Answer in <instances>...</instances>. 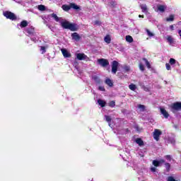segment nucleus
<instances>
[{
    "instance_id": "nucleus-1",
    "label": "nucleus",
    "mask_w": 181,
    "mask_h": 181,
    "mask_svg": "<svg viewBox=\"0 0 181 181\" xmlns=\"http://www.w3.org/2000/svg\"><path fill=\"white\" fill-rule=\"evenodd\" d=\"M61 26L64 29H69V30H71V32H76L78 28L77 27V24L71 23L69 21H62L61 22Z\"/></svg>"
},
{
    "instance_id": "nucleus-2",
    "label": "nucleus",
    "mask_w": 181,
    "mask_h": 181,
    "mask_svg": "<svg viewBox=\"0 0 181 181\" xmlns=\"http://www.w3.org/2000/svg\"><path fill=\"white\" fill-rule=\"evenodd\" d=\"M170 110L173 114L176 113V111H181V102H175L171 104Z\"/></svg>"
},
{
    "instance_id": "nucleus-3",
    "label": "nucleus",
    "mask_w": 181,
    "mask_h": 181,
    "mask_svg": "<svg viewBox=\"0 0 181 181\" xmlns=\"http://www.w3.org/2000/svg\"><path fill=\"white\" fill-rule=\"evenodd\" d=\"M4 16L7 19H10L11 21H16V16L15 13L6 11L3 13Z\"/></svg>"
},
{
    "instance_id": "nucleus-4",
    "label": "nucleus",
    "mask_w": 181,
    "mask_h": 181,
    "mask_svg": "<svg viewBox=\"0 0 181 181\" xmlns=\"http://www.w3.org/2000/svg\"><path fill=\"white\" fill-rule=\"evenodd\" d=\"M98 63L102 67H107V66L110 65V62L106 59H104V58L98 59Z\"/></svg>"
},
{
    "instance_id": "nucleus-5",
    "label": "nucleus",
    "mask_w": 181,
    "mask_h": 181,
    "mask_svg": "<svg viewBox=\"0 0 181 181\" xmlns=\"http://www.w3.org/2000/svg\"><path fill=\"white\" fill-rule=\"evenodd\" d=\"M117 70H118V62L113 61L112 62V73H113V74H117Z\"/></svg>"
},
{
    "instance_id": "nucleus-6",
    "label": "nucleus",
    "mask_w": 181,
    "mask_h": 181,
    "mask_svg": "<svg viewBox=\"0 0 181 181\" xmlns=\"http://www.w3.org/2000/svg\"><path fill=\"white\" fill-rule=\"evenodd\" d=\"M160 135H162V132L158 129H155L153 132V138L156 141H159V136H160Z\"/></svg>"
},
{
    "instance_id": "nucleus-7",
    "label": "nucleus",
    "mask_w": 181,
    "mask_h": 181,
    "mask_svg": "<svg viewBox=\"0 0 181 181\" xmlns=\"http://www.w3.org/2000/svg\"><path fill=\"white\" fill-rule=\"evenodd\" d=\"M71 37L76 42H79L80 39H81V37H80V35H78V33H72L71 34Z\"/></svg>"
},
{
    "instance_id": "nucleus-8",
    "label": "nucleus",
    "mask_w": 181,
    "mask_h": 181,
    "mask_svg": "<svg viewBox=\"0 0 181 181\" xmlns=\"http://www.w3.org/2000/svg\"><path fill=\"white\" fill-rule=\"evenodd\" d=\"M61 52L64 56V57H71V54H70V52H69V51H67V49H62Z\"/></svg>"
},
{
    "instance_id": "nucleus-9",
    "label": "nucleus",
    "mask_w": 181,
    "mask_h": 181,
    "mask_svg": "<svg viewBox=\"0 0 181 181\" xmlns=\"http://www.w3.org/2000/svg\"><path fill=\"white\" fill-rule=\"evenodd\" d=\"M161 163H165V160L161 159L160 160H153V165L154 166H156V167L160 166Z\"/></svg>"
},
{
    "instance_id": "nucleus-10",
    "label": "nucleus",
    "mask_w": 181,
    "mask_h": 181,
    "mask_svg": "<svg viewBox=\"0 0 181 181\" xmlns=\"http://www.w3.org/2000/svg\"><path fill=\"white\" fill-rule=\"evenodd\" d=\"M76 57L78 60H86V59H87V55L78 53L76 54Z\"/></svg>"
},
{
    "instance_id": "nucleus-11",
    "label": "nucleus",
    "mask_w": 181,
    "mask_h": 181,
    "mask_svg": "<svg viewBox=\"0 0 181 181\" xmlns=\"http://www.w3.org/2000/svg\"><path fill=\"white\" fill-rule=\"evenodd\" d=\"M25 31L29 35H35V28L33 27L25 28Z\"/></svg>"
},
{
    "instance_id": "nucleus-12",
    "label": "nucleus",
    "mask_w": 181,
    "mask_h": 181,
    "mask_svg": "<svg viewBox=\"0 0 181 181\" xmlns=\"http://www.w3.org/2000/svg\"><path fill=\"white\" fill-rule=\"evenodd\" d=\"M140 8L144 13H148V6L146 4H141Z\"/></svg>"
},
{
    "instance_id": "nucleus-13",
    "label": "nucleus",
    "mask_w": 181,
    "mask_h": 181,
    "mask_svg": "<svg viewBox=\"0 0 181 181\" xmlns=\"http://www.w3.org/2000/svg\"><path fill=\"white\" fill-rule=\"evenodd\" d=\"M160 112L164 118H169V113L164 108H160Z\"/></svg>"
},
{
    "instance_id": "nucleus-14",
    "label": "nucleus",
    "mask_w": 181,
    "mask_h": 181,
    "mask_svg": "<svg viewBox=\"0 0 181 181\" xmlns=\"http://www.w3.org/2000/svg\"><path fill=\"white\" fill-rule=\"evenodd\" d=\"M71 9H75V11H81V8L79 6L74 3H71Z\"/></svg>"
},
{
    "instance_id": "nucleus-15",
    "label": "nucleus",
    "mask_w": 181,
    "mask_h": 181,
    "mask_svg": "<svg viewBox=\"0 0 181 181\" xmlns=\"http://www.w3.org/2000/svg\"><path fill=\"white\" fill-rule=\"evenodd\" d=\"M92 78L98 84H100V83H101V80L100 79V77H98L97 75H93L92 76Z\"/></svg>"
},
{
    "instance_id": "nucleus-16",
    "label": "nucleus",
    "mask_w": 181,
    "mask_h": 181,
    "mask_svg": "<svg viewBox=\"0 0 181 181\" xmlns=\"http://www.w3.org/2000/svg\"><path fill=\"white\" fill-rule=\"evenodd\" d=\"M167 41L168 43H170V45H173V43H175V40L170 35L167 36Z\"/></svg>"
},
{
    "instance_id": "nucleus-17",
    "label": "nucleus",
    "mask_w": 181,
    "mask_h": 181,
    "mask_svg": "<svg viewBox=\"0 0 181 181\" xmlns=\"http://www.w3.org/2000/svg\"><path fill=\"white\" fill-rule=\"evenodd\" d=\"M105 119L107 122H108L109 127H111V121H112V119L110 116L105 115Z\"/></svg>"
},
{
    "instance_id": "nucleus-18",
    "label": "nucleus",
    "mask_w": 181,
    "mask_h": 181,
    "mask_svg": "<svg viewBox=\"0 0 181 181\" xmlns=\"http://www.w3.org/2000/svg\"><path fill=\"white\" fill-rule=\"evenodd\" d=\"M98 104H99L100 107H105V104H107V103L101 99H99L98 100Z\"/></svg>"
},
{
    "instance_id": "nucleus-19",
    "label": "nucleus",
    "mask_w": 181,
    "mask_h": 181,
    "mask_svg": "<svg viewBox=\"0 0 181 181\" xmlns=\"http://www.w3.org/2000/svg\"><path fill=\"white\" fill-rule=\"evenodd\" d=\"M62 9H63L64 11H65L66 12L70 11V10L71 9V4H70L69 6H67V5H63V6H62Z\"/></svg>"
},
{
    "instance_id": "nucleus-20",
    "label": "nucleus",
    "mask_w": 181,
    "mask_h": 181,
    "mask_svg": "<svg viewBox=\"0 0 181 181\" xmlns=\"http://www.w3.org/2000/svg\"><path fill=\"white\" fill-rule=\"evenodd\" d=\"M157 8H158V10L160 11V12H163L165 9H166V6L158 5Z\"/></svg>"
},
{
    "instance_id": "nucleus-21",
    "label": "nucleus",
    "mask_w": 181,
    "mask_h": 181,
    "mask_svg": "<svg viewBox=\"0 0 181 181\" xmlns=\"http://www.w3.org/2000/svg\"><path fill=\"white\" fill-rule=\"evenodd\" d=\"M105 84L109 86V87H112V86H114L112 81H111V79H110V78H107L105 80Z\"/></svg>"
},
{
    "instance_id": "nucleus-22",
    "label": "nucleus",
    "mask_w": 181,
    "mask_h": 181,
    "mask_svg": "<svg viewBox=\"0 0 181 181\" xmlns=\"http://www.w3.org/2000/svg\"><path fill=\"white\" fill-rule=\"evenodd\" d=\"M135 141L139 146H144V141H142L141 139H136Z\"/></svg>"
},
{
    "instance_id": "nucleus-23",
    "label": "nucleus",
    "mask_w": 181,
    "mask_h": 181,
    "mask_svg": "<svg viewBox=\"0 0 181 181\" xmlns=\"http://www.w3.org/2000/svg\"><path fill=\"white\" fill-rule=\"evenodd\" d=\"M126 40L129 43H132L134 42V38H132V37L131 35H127L126 36Z\"/></svg>"
},
{
    "instance_id": "nucleus-24",
    "label": "nucleus",
    "mask_w": 181,
    "mask_h": 181,
    "mask_svg": "<svg viewBox=\"0 0 181 181\" xmlns=\"http://www.w3.org/2000/svg\"><path fill=\"white\" fill-rule=\"evenodd\" d=\"M37 9L38 11H41L42 12H43V11H46V6L45 5H38L37 6Z\"/></svg>"
},
{
    "instance_id": "nucleus-25",
    "label": "nucleus",
    "mask_w": 181,
    "mask_h": 181,
    "mask_svg": "<svg viewBox=\"0 0 181 181\" xmlns=\"http://www.w3.org/2000/svg\"><path fill=\"white\" fill-rule=\"evenodd\" d=\"M50 16L53 18L56 22H59V21H60V18H59L57 14L52 13L50 15Z\"/></svg>"
},
{
    "instance_id": "nucleus-26",
    "label": "nucleus",
    "mask_w": 181,
    "mask_h": 181,
    "mask_svg": "<svg viewBox=\"0 0 181 181\" xmlns=\"http://www.w3.org/2000/svg\"><path fill=\"white\" fill-rule=\"evenodd\" d=\"M104 40L106 43L110 44L111 43V37H110V35H106L104 38Z\"/></svg>"
},
{
    "instance_id": "nucleus-27",
    "label": "nucleus",
    "mask_w": 181,
    "mask_h": 181,
    "mask_svg": "<svg viewBox=\"0 0 181 181\" xmlns=\"http://www.w3.org/2000/svg\"><path fill=\"white\" fill-rule=\"evenodd\" d=\"M109 5L110 6H112V8H115L116 5H117V1H114V0H110L109 1Z\"/></svg>"
},
{
    "instance_id": "nucleus-28",
    "label": "nucleus",
    "mask_w": 181,
    "mask_h": 181,
    "mask_svg": "<svg viewBox=\"0 0 181 181\" xmlns=\"http://www.w3.org/2000/svg\"><path fill=\"white\" fill-rule=\"evenodd\" d=\"M129 88L132 90V91H135L136 90V85L132 83L129 86Z\"/></svg>"
},
{
    "instance_id": "nucleus-29",
    "label": "nucleus",
    "mask_w": 181,
    "mask_h": 181,
    "mask_svg": "<svg viewBox=\"0 0 181 181\" xmlns=\"http://www.w3.org/2000/svg\"><path fill=\"white\" fill-rule=\"evenodd\" d=\"M21 28H26L28 26V21H23L20 24Z\"/></svg>"
},
{
    "instance_id": "nucleus-30",
    "label": "nucleus",
    "mask_w": 181,
    "mask_h": 181,
    "mask_svg": "<svg viewBox=\"0 0 181 181\" xmlns=\"http://www.w3.org/2000/svg\"><path fill=\"white\" fill-rule=\"evenodd\" d=\"M167 22H173L175 21V16L173 15H170V18H166Z\"/></svg>"
},
{
    "instance_id": "nucleus-31",
    "label": "nucleus",
    "mask_w": 181,
    "mask_h": 181,
    "mask_svg": "<svg viewBox=\"0 0 181 181\" xmlns=\"http://www.w3.org/2000/svg\"><path fill=\"white\" fill-rule=\"evenodd\" d=\"M146 31L147 33L148 36H149V37H152L155 36L153 33H151L149 30L146 29Z\"/></svg>"
},
{
    "instance_id": "nucleus-32",
    "label": "nucleus",
    "mask_w": 181,
    "mask_h": 181,
    "mask_svg": "<svg viewBox=\"0 0 181 181\" xmlns=\"http://www.w3.org/2000/svg\"><path fill=\"white\" fill-rule=\"evenodd\" d=\"M144 62L146 63V66H147L148 69H151V64L148 62V59L144 58Z\"/></svg>"
},
{
    "instance_id": "nucleus-33",
    "label": "nucleus",
    "mask_w": 181,
    "mask_h": 181,
    "mask_svg": "<svg viewBox=\"0 0 181 181\" xmlns=\"http://www.w3.org/2000/svg\"><path fill=\"white\" fill-rule=\"evenodd\" d=\"M165 166L167 172H169V170H170V163H165Z\"/></svg>"
},
{
    "instance_id": "nucleus-34",
    "label": "nucleus",
    "mask_w": 181,
    "mask_h": 181,
    "mask_svg": "<svg viewBox=\"0 0 181 181\" xmlns=\"http://www.w3.org/2000/svg\"><path fill=\"white\" fill-rule=\"evenodd\" d=\"M40 50L42 52V54H45V53H46V47L41 46L40 47Z\"/></svg>"
},
{
    "instance_id": "nucleus-35",
    "label": "nucleus",
    "mask_w": 181,
    "mask_h": 181,
    "mask_svg": "<svg viewBox=\"0 0 181 181\" xmlns=\"http://www.w3.org/2000/svg\"><path fill=\"white\" fill-rule=\"evenodd\" d=\"M170 64H171V65L176 64V59L171 58L170 59Z\"/></svg>"
},
{
    "instance_id": "nucleus-36",
    "label": "nucleus",
    "mask_w": 181,
    "mask_h": 181,
    "mask_svg": "<svg viewBox=\"0 0 181 181\" xmlns=\"http://www.w3.org/2000/svg\"><path fill=\"white\" fill-rule=\"evenodd\" d=\"M138 108L140 109V111H145V105H139Z\"/></svg>"
},
{
    "instance_id": "nucleus-37",
    "label": "nucleus",
    "mask_w": 181,
    "mask_h": 181,
    "mask_svg": "<svg viewBox=\"0 0 181 181\" xmlns=\"http://www.w3.org/2000/svg\"><path fill=\"white\" fill-rule=\"evenodd\" d=\"M93 25H95L96 26H100L101 25V21H95L93 22Z\"/></svg>"
},
{
    "instance_id": "nucleus-38",
    "label": "nucleus",
    "mask_w": 181,
    "mask_h": 181,
    "mask_svg": "<svg viewBox=\"0 0 181 181\" xmlns=\"http://www.w3.org/2000/svg\"><path fill=\"white\" fill-rule=\"evenodd\" d=\"M109 106L112 107H115V102L114 100L110 101L109 103Z\"/></svg>"
},
{
    "instance_id": "nucleus-39",
    "label": "nucleus",
    "mask_w": 181,
    "mask_h": 181,
    "mask_svg": "<svg viewBox=\"0 0 181 181\" xmlns=\"http://www.w3.org/2000/svg\"><path fill=\"white\" fill-rule=\"evenodd\" d=\"M168 141L170 144H175V142H176V141L175 140V139L172 138V137H170L168 139Z\"/></svg>"
},
{
    "instance_id": "nucleus-40",
    "label": "nucleus",
    "mask_w": 181,
    "mask_h": 181,
    "mask_svg": "<svg viewBox=\"0 0 181 181\" xmlns=\"http://www.w3.org/2000/svg\"><path fill=\"white\" fill-rule=\"evenodd\" d=\"M139 69L141 71H144L145 70L144 66L142 64H139Z\"/></svg>"
},
{
    "instance_id": "nucleus-41",
    "label": "nucleus",
    "mask_w": 181,
    "mask_h": 181,
    "mask_svg": "<svg viewBox=\"0 0 181 181\" xmlns=\"http://www.w3.org/2000/svg\"><path fill=\"white\" fill-rule=\"evenodd\" d=\"M168 181H176V180H175V177L170 176L168 177Z\"/></svg>"
},
{
    "instance_id": "nucleus-42",
    "label": "nucleus",
    "mask_w": 181,
    "mask_h": 181,
    "mask_svg": "<svg viewBox=\"0 0 181 181\" xmlns=\"http://www.w3.org/2000/svg\"><path fill=\"white\" fill-rule=\"evenodd\" d=\"M98 90L100 91H105V88H104V86H99Z\"/></svg>"
},
{
    "instance_id": "nucleus-43",
    "label": "nucleus",
    "mask_w": 181,
    "mask_h": 181,
    "mask_svg": "<svg viewBox=\"0 0 181 181\" xmlns=\"http://www.w3.org/2000/svg\"><path fill=\"white\" fill-rule=\"evenodd\" d=\"M135 129H136L138 132H141V131H142V129H139V127H138V126H135Z\"/></svg>"
},
{
    "instance_id": "nucleus-44",
    "label": "nucleus",
    "mask_w": 181,
    "mask_h": 181,
    "mask_svg": "<svg viewBox=\"0 0 181 181\" xmlns=\"http://www.w3.org/2000/svg\"><path fill=\"white\" fill-rule=\"evenodd\" d=\"M165 66H166V69L168 70H170V64H169L168 63L165 64Z\"/></svg>"
},
{
    "instance_id": "nucleus-45",
    "label": "nucleus",
    "mask_w": 181,
    "mask_h": 181,
    "mask_svg": "<svg viewBox=\"0 0 181 181\" xmlns=\"http://www.w3.org/2000/svg\"><path fill=\"white\" fill-rule=\"evenodd\" d=\"M165 159H167L168 160H170L171 159L170 155L165 156Z\"/></svg>"
},
{
    "instance_id": "nucleus-46",
    "label": "nucleus",
    "mask_w": 181,
    "mask_h": 181,
    "mask_svg": "<svg viewBox=\"0 0 181 181\" xmlns=\"http://www.w3.org/2000/svg\"><path fill=\"white\" fill-rule=\"evenodd\" d=\"M170 30H175V26L173 25H170Z\"/></svg>"
},
{
    "instance_id": "nucleus-47",
    "label": "nucleus",
    "mask_w": 181,
    "mask_h": 181,
    "mask_svg": "<svg viewBox=\"0 0 181 181\" xmlns=\"http://www.w3.org/2000/svg\"><path fill=\"white\" fill-rule=\"evenodd\" d=\"M151 172H156V168L152 167V168H151Z\"/></svg>"
},
{
    "instance_id": "nucleus-48",
    "label": "nucleus",
    "mask_w": 181,
    "mask_h": 181,
    "mask_svg": "<svg viewBox=\"0 0 181 181\" xmlns=\"http://www.w3.org/2000/svg\"><path fill=\"white\" fill-rule=\"evenodd\" d=\"M139 86H140V87H145V86L144 85V83L142 82H139Z\"/></svg>"
},
{
    "instance_id": "nucleus-49",
    "label": "nucleus",
    "mask_w": 181,
    "mask_h": 181,
    "mask_svg": "<svg viewBox=\"0 0 181 181\" xmlns=\"http://www.w3.org/2000/svg\"><path fill=\"white\" fill-rule=\"evenodd\" d=\"M31 40H33V42H35V43H36V42H37V40H36V37H32Z\"/></svg>"
},
{
    "instance_id": "nucleus-50",
    "label": "nucleus",
    "mask_w": 181,
    "mask_h": 181,
    "mask_svg": "<svg viewBox=\"0 0 181 181\" xmlns=\"http://www.w3.org/2000/svg\"><path fill=\"white\" fill-rule=\"evenodd\" d=\"M124 70H125L126 71H129V66H125V67H124Z\"/></svg>"
},
{
    "instance_id": "nucleus-51",
    "label": "nucleus",
    "mask_w": 181,
    "mask_h": 181,
    "mask_svg": "<svg viewBox=\"0 0 181 181\" xmlns=\"http://www.w3.org/2000/svg\"><path fill=\"white\" fill-rule=\"evenodd\" d=\"M178 34H179V35H180V38H181V30H178Z\"/></svg>"
},
{
    "instance_id": "nucleus-52",
    "label": "nucleus",
    "mask_w": 181,
    "mask_h": 181,
    "mask_svg": "<svg viewBox=\"0 0 181 181\" xmlns=\"http://www.w3.org/2000/svg\"><path fill=\"white\" fill-rule=\"evenodd\" d=\"M139 18H144V16L143 15H139Z\"/></svg>"
},
{
    "instance_id": "nucleus-53",
    "label": "nucleus",
    "mask_w": 181,
    "mask_h": 181,
    "mask_svg": "<svg viewBox=\"0 0 181 181\" xmlns=\"http://www.w3.org/2000/svg\"><path fill=\"white\" fill-rule=\"evenodd\" d=\"M174 128H176V125H174Z\"/></svg>"
}]
</instances>
